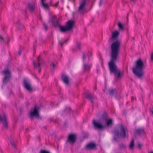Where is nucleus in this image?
Masks as SVG:
<instances>
[{
    "mask_svg": "<svg viewBox=\"0 0 153 153\" xmlns=\"http://www.w3.org/2000/svg\"><path fill=\"white\" fill-rule=\"evenodd\" d=\"M120 46V43L118 41L113 42L111 45V59L109 62H110L111 65L112 64V62L118 61V56L119 53Z\"/></svg>",
    "mask_w": 153,
    "mask_h": 153,
    "instance_id": "1",
    "label": "nucleus"
},
{
    "mask_svg": "<svg viewBox=\"0 0 153 153\" xmlns=\"http://www.w3.org/2000/svg\"><path fill=\"white\" fill-rule=\"evenodd\" d=\"M127 129L122 124L117 126L114 130V140L115 141H118L120 138L127 137Z\"/></svg>",
    "mask_w": 153,
    "mask_h": 153,
    "instance_id": "2",
    "label": "nucleus"
},
{
    "mask_svg": "<svg viewBox=\"0 0 153 153\" xmlns=\"http://www.w3.org/2000/svg\"><path fill=\"white\" fill-rule=\"evenodd\" d=\"M145 67L143 61L139 59L136 61V66L133 68V72L138 78H141L144 75L143 69Z\"/></svg>",
    "mask_w": 153,
    "mask_h": 153,
    "instance_id": "3",
    "label": "nucleus"
},
{
    "mask_svg": "<svg viewBox=\"0 0 153 153\" xmlns=\"http://www.w3.org/2000/svg\"><path fill=\"white\" fill-rule=\"evenodd\" d=\"M116 62H112L111 65L110 62H109V66L111 72L114 74L116 78L119 79L122 77L123 74V71L120 72L117 69V66L115 64Z\"/></svg>",
    "mask_w": 153,
    "mask_h": 153,
    "instance_id": "4",
    "label": "nucleus"
},
{
    "mask_svg": "<svg viewBox=\"0 0 153 153\" xmlns=\"http://www.w3.org/2000/svg\"><path fill=\"white\" fill-rule=\"evenodd\" d=\"M2 73L4 76L3 83L6 84L10 80L11 76L10 73L8 70H6L3 71Z\"/></svg>",
    "mask_w": 153,
    "mask_h": 153,
    "instance_id": "5",
    "label": "nucleus"
},
{
    "mask_svg": "<svg viewBox=\"0 0 153 153\" xmlns=\"http://www.w3.org/2000/svg\"><path fill=\"white\" fill-rule=\"evenodd\" d=\"M90 0H82V1L79 2L80 5L78 8V11L81 14H84L86 11L85 6L87 1Z\"/></svg>",
    "mask_w": 153,
    "mask_h": 153,
    "instance_id": "6",
    "label": "nucleus"
},
{
    "mask_svg": "<svg viewBox=\"0 0 153 153\" xmlns=\"http://www.w3.org/2000/svg\"><path fill=\"white\" fill-rule=\"evenodd\" d=\"M0 122L2 123L4 128H7L8 127L7 117L4 113L0 115Z\"/></svg>",
    "mask_w": 153,
    "mask_h": 153,
    "instance_id": "7",
    "label": "nucleus"
},
{
    "mask_svg": "<svg viewBox=\"0 0 153 153\" xmlns=\"http://www.w3.org/2000/svg\"><path fill=\"white\" fill-rule=\"evenodd\" d=\"M23 85L24 87L29 92L32 91V88L30 82L28 79L25 78L24 79Z\"/></svg>",
    "mask_w": 153,
    "mask_h": 153,
    "instance_id": "8",
    "label": "nucleus"
},
{
    "mask_svg": "<svg viewBox=\"0 0 153 153\" xmlns=\"http://www.w3.org/2000/svg\"><path fill=\"white\" fill-rule=\"evenodd\" d=\"M49 22L51 23L55 27H59V26L61 25L59 24V20L56 19V16H52L51 20L49 21Z\"/></svg>",
    "mask_w": 153,
    "mask_h": 153,
    "instance_id": "9",
    "label": "nucleus"
},
{
    "mask_svg": "<svg viewBox=\"0 0 153 153\" xmlns=\"http://www.w3.org/2000/svg\"><path fill=\"white\" fill-rule=\"evenodd\" d=\"M34 66L36 68H39V72H40L41 69V66L42 63H41L40 61V56H39L37 58L36 61L35 62V61L33 62Z\"/></svg>",
    "mask_w": 153,
    "mask_h": 153,
    "instance_id": "10",
    "label": "nucleus"
},
{
    "mask_svg": "<svg viewBox=\"0 0 153 153\" xmlns=\"http://www.w3.org/2000/svg\"><path fill=\"white\" fill-rule=\"evenodd\" d=\"M120 34V33L117 30H115L112 33V36L111 39L112 41L116 40L118 38Z\"/></svg>",
    "mask_w": 153,
    "mask_h": 153,
    "instance_id": "11",
    "label": "nucleus"
},
{
    "mask_svg": "<svg viewBox=\"0 0 153 153\" xmlns=\"http://www.w3.org/2000/svg\"><path fill=\"white\" fill-rule=\"evenodd\" d=\"M76 140V136L74 134H70L69 135L67 141L69 143H74Z\"/></svg>",
    "mask_w": 153,
    "mask_h": 153,
    "instance_id": "12",
    "label": "nucleus"
},
{
    "mask_svg": "<svg viewBox=\"0 0 153 153\" xmlns=\"http://www.w3.org/2000/svg\"><path fill=\"white\" fill-rule=\"evenodd\" d=\"M27 7L29 11L32 12L36 8V4L35 2L30 3L28 4Z\"/></svg>",
    "mask_w": 153,
    "mask_h": 153,
    "instance_id": "13",
    "label": "nucleus"
},
{
    "mask_svg": "<svg viewBox=\"0 0 153 153\" xmlns=\"http://www.w3.org/2000/svg\"><path fill=\"white\" fill-rule=\"evenodd\" d=\"M30 116L32 117L34 116L35 117H38L39 116V114L38 112V111L36 108V106L35 105L34 107L33 111L32 112L31 111L30 112Z\"/></svg>",
    "mask_w": 153,
    "mask_h": 153,
    "instance_id": "14",
    "label": "nucleus"
},
{
    "mask_svg": "<svg viewBox=\"0 0 153 153\" xmlns=\"http://www.w3.org/2000/svg\"><path fill=\"white\" fill-rule=\"evenodd\" d=\"M74 25V22L73 21L69 20L66 23V26L69 30H70L73 28Z\"/></svg>",
    "mask_w": 153,
    "mask_h": 153,
    "instance_id": "15",
    "label": "nucleus"
},
{
    "mask_svg": "<svg viewBox=\"0 0 153 153\" xmlns=\"http://www.w3.org/2000/svg\"><path fill=\"white\" fill-rule=\"evenodd\" d=\"M93 123L94 126L98 129H102L104 128L103 126L101 124L96 122L94 120L93 121Z\"/></svg>",
    "mask_w": 153,
    "mask_h": 153,
    "instance_id": "16",
    "label": "nucleus"
},
{
    "mask_svg": "<svg viewBox=\"0 0 153 153\" xmlns=\"http://www.w3.org/2000/svg\"><path fill=\"white\" fill-rule=\"evenodd\" d=\"M61 78L63 82L66 85H68L69 83V78L65 74L62 75Z\"/></svg>",
    "mask_w": 153,
    "mask_h": 153,
    "instance_id": "17",
    "label": "nucleus"
},
{
    "mask_svg": "<svg viewBox=\"0 0 153 153\" xmlns=\"http://www.w3.org/2000/svg\"><path fill=\"white\" fill-rule=\"evenodd\" d=\"M85 97L87 99L90 100L92 103H93V100L96 99V97L95 96L90 94H87Z\"/></svg>",
    "mask_w": 153,
    "mask_h": 153,
    "instance_id": "18",
    "label": "nucleus"
},
{
    "mask_svg": "<svg viewBox=\"0 0 153 153\" xmlns=\"http://www.w3.org/2000/svg\"><path fill=\"white\" fill-rule=\"evenodd\" d=\"M135 132L136 134L140 135L141 134L144 133V131L143 128H141L136 129L135 130Z\"/></svg>",
    "mask_w": 153,
    "mask_h": 153,
    "instance_id": "19",
    "label": "nucleus"
},
{
    "mask_svg": "<svg viewBox=\"0 0 153 153\" xmlns=\"http://www.w3.org/2000/svg\"><path fill=\"white\" fill-rule=\"evenodd\" d=\"M95 146L96 145L95 144L93 143H90L87 145L85 147V149H93Z\"/></svg>",
    "mask_w": 153,
    "mask_h": 153,
    "instance_id": "20",
    "label": "nucleus"
},
{
    "mask_svg": "<svg viewBox=\"0 0 153 153\" xmlns=\"http://www.w3.org/2000/svg\"><path fill=\"white\" fill-rule=\"evenodd\" d=\"M91 66V65L85 64L83 65V68L85 71H89Z\"/></svg>",
    "mask_w": 153,
    "mask_h": 153,
    "instance_id": "21",
    "label": "nucleus"
},
{
    "mask_svg": "<svg viewBox=\"0 0 153 153\" xmlns=\"http://www.w3.org/2000/svg\"><path fill=\"white\" fill-rule=\"evenodd\" d=\"M59 28L60 31L64 33L69 30L66 26H64L60 25Z\"/></svg>",
    "mask_w": 153,
    "mask_h": 153,
    "instance_id": "22",
    "label": "nucleus"
},
{
    "mask_svg": "<svg viewBox=\"0 0 153 153\" xmlns=\"http://www.w3.org/2000/svg\"><path fill=\"white\" fill-rule=\"evenodd\" d=\"M106 126H111L113 125V120L112 119H109L106 122Z\"/></svg>",
    "mask_w": 153,
    "mask_h": 153,
    "instance_id": "23",
    "label": "nucleus"
},
{
    "mask_svg": "<svg viewBox=\"0 0 153 153\" xmlns=\"http://www.w3.org/2000/svg\"><path fill=\"white\" fill-rule=\"evenodd\" d=\"M134 139H132L131 140V141L130 144L129 145V148L130 149H131L133 148V147L134 146Z\"/></svg>",
    "mask_w": 153,
    "mask_h": 153,
    "instance_id": "24",
    "label": "nucleus"
},
{
    "mask_svg": "<svg viewBox=\"0 0 153 153\" xmlns=\"http://www.w3.org/2000/svg\"><path fill=\"white\" fill-rule=\"evenodd\" d=\"M118 26L120 30H123L124 28L123 26L121 23L120 22L118 23Z\"/></svg>",
    "mask_w": 153,
    "mask_h": 153,
    "instance_id": "25",
    "label": "nucleus"
},
{
    "mask_svg": "<svg viewBox=\"0 0 153 153\" xmlns=\"http://www.w3.org/2000/svg\"><path fill=\"white\" fill-rule=\"evenodd\" d=\"M16 24L18 26H19L20 27V29L22 28V27H24L23 25H21L19 21H17Z\"/></svg>",
    "mask_w": 153,
    "mask_h": 153,
    "instance_id": "26",
    "label": "nucleus"
},
{
    "mask_svg": "<svg viewBox=\"0 0 153 153\" xmlns=\"http://www.w3.org/2000/svg\"><path fill=\"white\" fill-rule=\"evenodd\" d=\"M114 91V89H110L109 90L108 93L110 95H113Z\"/></svg>",
    "mask_w": 153,
    "mask_h": 153,
    "instance_id": "27",
    "label": "nucleus"
},
{
    "mask_svg": "<svg viewBox=\"0 0 153 153\" xmlns=\"http://www.w3.org/2000/svg\"><path fill=\"white\" fill-rule=\"evenodd\" d=\"M68 39H66L64 41H59V43L60 44L61 46H62V45L64 44L65 43H66L67 42V41Z\"/></svg>",
    "mask_w": 153,
    "mask_h": 153,
    "instance_id": "28",
    "label": "nucleus"
},
{
    "mask_svg": "<svg viewBox=\"0 0 153 153\" xmlns=\"http://www.w3.org/2000/svg\"><path fill=\"white\" fill-rule=\"evenodd\" d=\"M81 44L80 43L78 42L77 43L76 49L80 50L81 48Z\"/></svg>",
    "mask_w": 153,
    "mask_h": 153,
    "instance_id": "29",
    "label": "nucleus"
},
{
    "mask_svg": "<svg viewBox=\"0 0 153 153\" xmlns=\"http://www.w3.org/2000/svg\"><path fill=\"white\" fill-rule=\"evenodd\" d=\"M42 3L43 6L44 7L46 8H48V4H45L44 3V1H42Z\"/></svg>",
    "mask_w": 153,
    "mask_h": 153,
    "instance_id": "30",
    "label": "nucleus"
},
{
    "mask_svg": "<svg viewBox=\"0 0 153 153\" xmlns=\"http://www.w3.org/2000/svg\"><path fill=\"white\" fill-rule=\"evenodd\" d=\"M82 58L83 61H84L86 58V54L84 53H83Z\"/></svg>",
    "mask_w": 153,
    "mask_h": 153,
    "instance_id": "31",
    "label": "nucleus"
},
{
    "mask_svg": "<svg viewBox=\"0 0 153 153\" xmlns=\"http://www.w3.org/2000/svg\"><path fill=\"white\" fill-rule=\"evenodd\" d=\"M55 65L53 63H52V65H51V69H54L55 68Z\"/></svg>",
    "mask_w": 153,
    "mask_h": 153,
    "instance_id": "32",
    "label": "nucleus"
},
{
    "mask_svg": "<svg viewBox=\"0 0 153 153\" xmlns=\"http://www.w3.org/2000/svg\"><path fill=\"white\" fill-rule=\"evenodd\" d=\"M40 153H50V152L46 150H43L40 151Z\"/></svg>",
    "mask_w": 153,
    "mask_h": 153,
    "instance_id": "33",
    "label": "nucleus"
},
{
    "mask_svg": "<svg viewBox=\"0 0 153 153\" xmlns=\"http://www.w3.org/2000/svg\"><path fill=\"white\" fill-rule=\"evenodd\" d=\"M43 26L45 27V29L46 30H47L48 28V26L47 25L45 24V23H43Z\"/></svg>",
    "mask_w": 153,
    "mask_h": 153,
    "instance_id": "34",
    "label": "nucleus"
},
{
    "mask_svg": "<svg viewBox=\"0 0 153 153\" xmlns=\"http://www.w3.org/2000/svg\"><path fill=\"white\" fill-rule=\"evenodd\" d=\"M103 3V0H100V3L99 4V5L100 6H101Z\"/></svg>",
    "mask_w": 153,
    "mask_h": 153,
    "instance_id": "35",
    "label": "nucleus"
},
{
    "mask_svg": "<svg viewBox=\"0 0 153 153\" xmlns=\"http://www.w3.org/2000/svg\"><path fill=\"white\" fill-rule=\"evenodd\" d=\"M10 143L12 145V146H13L14 147H15V145L14 144V142L13 141H12V140L11 141Z\"/></svg>",
    "mask_w": 153,
    "mask_h": 153,
    "instance_id": "36",
    "label": "nucleus"
},
{
    "mask_svg": "<svg viewBox=\"0 0 153 153\" xmlns=\"http://www.w3.org/2000/svg\"><path fill=\"white\" fill-rule=\"evenodd\" d=\"M120 148H125V146L123 144H121L120 145Z\"/></svg>",
    "mask_w": 153,
    "mask_h": 153,
    "instance_id": "37",
    "label": "nucleus"
},
{
    "mask_svg": "<svg viewBox=\"0 0 153 153\" xmlns=\"http://www.w3.org/2000/svg\"><path fill=\"white\" fill-rule=\"evenodd\" d=\"M0 41L1 42L4 41L3 38L1 36H0Z\"/></svg>",
    "mask_w": 153,
    "mask_h": 153,
    "instance_id": "38",
    "label": "nucleus"
},
{
    "mask_svg": "<svg viewBox=\"0 0 153 153\" xmlns=\"http://www.w3.org/2000/svg\"><path fill=\"white\" fill-rule=\"evenodd\" d=\"M151 59L152 60H153V53L151 55Z\"/></svg>",
    "mask_w": 153,
    "mask_h": 153,
    "instance_id": "39",
    "label": "nucleus"
},
{
    "mask_svg": "<svg viewBox=\"0 0 153 153\" xmlns=\"http://www.w3.org/2000/svg\"><path fill=\"white\" fill-rule=\"evenodd\" d=\"M59 2L56 3L55 4V6L56 7H57L58 6V4H59Z\"/></svg>",
    "mask_w": 153,
    "mask_h": 153,
    "instance_id": "40",
    "label": "nucleus"
},
{
    "mask_svg": "<svg viewBox=\"0 0 153 153\" xmlns=\"http://www.w3.org/2000/svg\"><path fill=\"white\" fill-rule=\"evenodd\" d=\"M141 145L139 143L138 144V147L139 148H140L141 147Z\"/></svg>",
    "mask_w": 153,
    "mask_h": 153,
    "instance_id": "41",
    "label": "nucleus"
},
{
    "mask_svg": "<svg viewBox=\"0 0 153 153\" xmlns=\"http://www.w3.org/2000/svg\"><path fill=\"white\" fill-rule=\"evenodd\" d=\"M21 50H20L19 51V55H21Z\"/></svg>",
    "mask_w": 153,
    "mask_h": 153,
    "instance_id": "42",
    "label": "nucleus"
},
{
    "mask_svg": "<svg viewBox=\"0 0 153 153\" xmlns=\"http://www.w3.org/2000/svg\"><path fill=\"white\" fill-rule=\"evenodd\" d=\"M131 98L132 101H133V99H134V97H131Z\"/></svg>",
    "mask_w": 153,
    "mask_h": 153,
    "instance_id": "43",
    "label": "nucleus"
},
{
    "mask_svg": "<svg viewBox=\"0 0 153 153\" xmlns=\"http://www.w3.org/2000/svg\"><path fill=\"white\" fill-rule=\"evenodd\" d=\"M68 109H69V110L70 111V110L71 108H70V107H68Z\"/></svg>",
    "mask_w": 153,
    "mask_h": 153,
    "instance_id": "44",
    "label": "nucleus"
},
{
    "mask_svg": "<svg viewBox=\"0 0 153 153\" xmlns=\"http://www.w3.org/2000/svg\"><path fill=\"white\" fill-rule=\"evenodd\" d=\"M149 153H153V152H149Z\"/></svg>",
    "mask_w": 153,
    "mask_h": 153,
    "instance_id": "45",
    "label": "nucleus"
},
{
    "mask_svg": "<svg viewBox=\"0 0 153 153\" xmlns=\"http://www.w3.org/2000/svg\"><path fill=\"white\" fill-rule=\"evenodd\" d=\"M152 114H153V111H152Z\"/></svg>",
    "mask_w": 153,
    "mask_h": 153,
    "instance_id": "46",
    "label": "nucleus"
},
{
    "mask_svg": "<svg viewBox=\"0 0 153 153\" xmlns=\"http://www.w3.org/2000/svg\"><path fill=\"white\" fill-rule=\"evenodd\" d=\"M44 1V0H41V1Z\"/></svg>",
    "mask_w": 153,
    "mask_h": 153,
    "instance_id": "47",
    "label": "nucleus"
},
{
    "mask_svg": "<svg viewBox=\"0 0 153 153\" xmlns=\"http://www.w3.org/2000/svg\"><path fill=\"white\" fill-rule=\"evenodd\" d=\"M96 87H95V89L94 90H96Z\"/></svg>",
    "mask_w": 153,
    "mask_h": 153,
    "instance_id": "48",
    "label": "nucleus"
},
{
    "mask_svg": "<svg viewBox=\"0 0 153 153\" xmlns=\"http://www.w3.org/2000/svg\"><path fill=\"white\" fill-rule=\"evenodd\" d=\"M107 120V119H106H106H105V120Z\"/></svg>",
    "mask_w": 153,
    "mask_h": 153,
    "instance_id": "49",
    "label": "nucleus"
}]
</instances>
